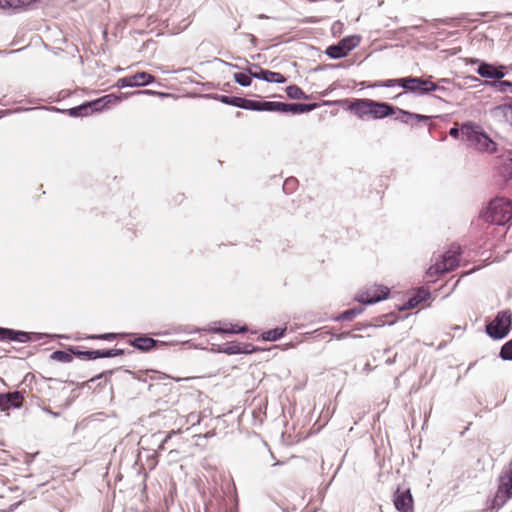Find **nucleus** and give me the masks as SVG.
I'll return each instance as SVG.
<instances>
[{"label": "nucleus", "mask_w": 512, "mask_h": 512, "mask_svg": "<svg viewBox=\"0 0 512 512\" xmlns=\"http://www.w3.org/2000/svg\"><path fill=\"white\" fill-rule=\"evenodd\" d=\"M460 254L454 251H447L443 254L442 260L440 262H436L435 265L431 266L427 273L429 275H438L444 274L450 271H453L459 266Z\"/></svg>", "instance_id": "obj_6"}, {"label": "nucleus", "mask_w": 512, "mask_h": 512, "mask_svg": "<svg viewBox=\"0 0 512 512\" xmlns=\"http://www.w3.org/2000/svg\"><path fill=\"white\" fill-rule=\"evenodd\" d=\"M431 296L429 290L419 288L416 293L411 296L400 308V311L408 310L417 307L420 303L426 301Z\"/></svg>", "instance_id": "obj_19"}, {"label": "nucleus", "mask_w": 512, "mask_h": 512, "mask_svg": "<svg viewBox=\"0 0 512 512\" xmlns=\"http://www.w3.org/2000/svg\"><path fill=\"white\" fill-rule=\"evenodd\" d=\"M127 97H128V94L121 93L120 95H116L114 93H110V94L100 97V99L103 102L104 106L108 109V108L112 107L113 105L118 104L123 98H127Z\"/></svg>", "instance_id": "obj_34"}, {"label": "nucleus", "mask_w": 512, "mask_h": 512, "mask_svg": "<svg viewBox=\"0 0 512 512\" xmlns=\"http://www.w3.org/2000/svg\"><path fill=\"white\" fill-rule=\"evenodd\" d=\"M87 102L89 104V109H90L91 114L93 112H101V111L107 109L104 106V104H103V102L101 101L100 98H97V99L91 100V101H87Z\"/></svg>", "instance_id": "obj_43"}, {"label": "nucleus", "mask_w": 512, "mask_h": 512, "mask_svg": "<svg viewBox=\"0 0 512 512\" xmlns=\"http://www.w3.org/2000/svg\"><path fill=\"white\" fill-rule=\"evenodd\" d=\"M499 357L505 361H512V338L503 344L499 352Z\"/></svg>", "instance_id": "obj_39"}, {"label": "nucleus", "mask_w": 512, "mask_h": 512, "mask_svg": "<svg viewBox=\"0 0 512 512\" xmlns=\"http://www.w3.org/2000/svg\"><path fill=\"white\" fill-rule=\"evenodd\" d=\"M512 497L507 491H502L498 486L497 493L491 500L490 509L498 511Z\"/></svg>", "instance_id": "obj_24"}, {"label": "nucleus", "mask_w": 512, "mask_h": 512, "mask_svg": "<svg viewBox=\"0 0 512 512\" xmlns=\"http://www.w3.org/2000/svg\"><path fill=\"white\" fill-rule=\"evenodd\" d=\"M98 350H94V349H91V350H85V359L84 360H88V361H91V360H96L98 359Z\"/></svg>", "instance_id": "obj_50"}, {"label": "nucleus", "mask_w": 512, "mask_h": 512, "mask_svg": "<svg viewBox=\"0 0 512 512\" xmlns=\"http://www.w3.org/2000/svg\"><path fill=\"white\" fill-rule=\"evenodd\" d=\"M245 63L247 64V67L244 69L246 71L250 70L252 73H257L259 70H262L263 68L256 63H250L246 59H243Z\"/></svg>", "instance_id": "obj_49"}, {"label": "nucleus", "mask_w": 512, "mask_h": 512, "mask_svg": "<svg viewBox=\"0 0 512 512\" xmlns=\"http://www.w3.org/2000/svg\"><path fill=\"white\" fill-rule=\"evenodd\" d=\"M285 333H286V327H276V328L264 331L261 334V338L264 341L274 342V341H277V340L281 339L282 337H284Z\"/></svg>", "instance_id": "obj_27"}, {"label": "nucleus", "mask_w": 512, "mask_h": 512, "mask_svg": "<svg viewBox=\"0 0 512 512\" xmlns=\"http://www.w3.org/2000/svg\"><path fill=\"white\" fill-rule=\"evenodd\" d=\"M258 350L256 346L251 343H240L237 341L226 342L219 349V352L225 353L227 355H237V354H251Z\"/></svg>", "instance_id": "obj_12"}, {"label": "nucleus", "mask_w": 512, "mask_h": 512, "mask_svg": "<svg viewBox=\"0 0 512 512\" xmlns=\"http://www.w3.org/2000/svg\"><path fill=\"white\" fill-rule=\"evenodd\" d=\"M215 61H217V62H219V63H221V64H223V65H225L227 67H230L232 69H243V70L245 69V68H243V67H241V66H239L237 64H233V63L227 62V61H225L223 59H220V58H215Z\"/></svg>", "instance_id": "obj_54"}, {"label": "nucleus", "mask_w": 512, "mask_h": 512, "mask_svg": "<svg viewBox=\"0 0 512 512\" xmlns=\"http://www.w3.org/2000/svg\"><path fill=\"white\" fill-rule=\"evenodd\" d=\"M372 108L373 100L368 98L352 99L348 105V110L360 119H363L365 116L371 117Z\"/></svg>", "instance_id": "obj_11"}, {"label": "nucleus", "mask_w": 512, "mask_h": 512, "mask_svg": "<svg viewBox=\"0 0 512 512\" xmlns=\"http://www.w3.org/2000/svg\"><path fill=\"white\" fill-rule=\"evenodd\" d=\"M279 506V508L282 510V512H291V511H294L295 508L294 506L291 507L289 505H280V504H277Z\"/></svg>", "instance_id": "obj_61"}, {"label": "nucleus", "mask_w": 512, "mask_h": 512, "mask_svg": "<svg viewBox=\"0 0 512 512\" xmlns=\"http://www.w3.org/2000/svg\"><path fill=\"white\" fill-rule=\"evenodd\" d=\"M9 328L0 326V341H7Z\"/></svg>", "instance_id": "obj_60"}, {"label": "nucleus", "mask_w": 512, "mask_h": 512, "mask_svg": "<svg viewBox=\"0 0 512 512\" xmlns=\"http://www.w3.org/2000/svg\"><path fill=\"white\" fill-rule=\"evenodd\" d=\"M396 113H398V116L395 118V120L400 121L401 123L407 124V125L412 124L413 116H414L413 112H410V111H407V110L397 107Z\"/></svg>", "instance_id": "obj_38"}, {"label": "nucleus", "mask_w": 512, "mask_h": 512, "mask_svg": "<svg viewBox=\"0 0 512 512\" xmlns=\"http://www.w3.org/2000/svg\"><path fill=\"white\" fill-rule=\"evenodd\" d=\"M496 174L503 183H507L512 178V153L508 152L498 157L496 163Z\"/></svg>", "instance_id": "obj_13"}, {"label": "nucleus", "mask_w": 512, "mask_h": 512, "mask_svg": "<svg viewBox=\"0 0 512 512\" xmlns=\"http://www.w3.org/2000/svg\"><path fill=\"white\" fill-rule=\"evenodd\" d=\"M135 94L168 96V94H166V93H163V92H157V91L149 90V89H146V90H138V91H135V92H132V93H131V95H135Z\"/></svg>", "instance_id": "obj_48"}, {"label": "nucleus", "mask_w": 512, "mask_h": 512, "mask_svg": "<svg viewBox=\"0 0 512 512\" xmlns=\"http://www.w3.org/2000/svg\"><path fill=\"white\" fill-rule=\"evenodd\" d=\"M512 330V313L510 310L499 311L494 319L485 325L486 334L493 340L506 338Z\"/></svg>", "instance_id": "obj_3"}, {"label": "nucleus", "mask_w": 512, "mask_h": 512, "mask_svg": "<svg viewBox=\"0 0 512 512\" xmlns=\"http://www.w3.org/2000/svg\"><path fill=\"white\" fill-rule=\"evenodd\" d=\"M172 433H168L164 436V438L161 440L160 444L158 445V450H165V445L168 442L169 439L172 437Z\"/></svg>", "instance_id": "obj_57"}, {"label": "nucleus", "mask_w": 512, "mask_h": 512, "mask_svg": "<svg viewBox=\"0 0 512 512\" xmlns=\"http://www.w3.org/2000/svg\"><path fill=\"white\" fill-rule=\"evenodd\" d=\"M499 487L502 491H507L512 495V460L508 464V468L499 477Z\"/></svg>", "instance_id": "obj_23"}, {"label": "nucleus", "mask_w": 512, "mask_h": 512, "mask_svg": "<svg viewBox=\"0 0 512 512\" xmlns=\"http://www.w3.org/2000/svg\"><path fill=\"white\" fill-rule=\"evenodd\" d=\"M390 290L386 286H378L372 293L365 292L357 297V301L361 304L372 305L388 298Z\"/></svg>", "instance_id": "obj_15"}, {"label": "nucleus", "mask_w": 512, "mask_h": 512, "mask_svg": "<svg viewBox=\"0 0 512 512\" xmlns=\"http://www.w3.org/2000/svg\"><path fill=\"white\" fill-rule=\"evenodd\" d=\"M318 103H286L272 101V112L291 113L293 115H299L303 113H309L318 108Z\"/></svg>", "instance_id": "obj_7"}, {"label": "nucleus", "mask_w": 512, "mask_h": 512, "mask_svg": "<svg viewBox=\"0 0 512 512\" xmlns=\"http://www.w3.org/2000/svg\"><path fill=\"white\" fill-rule=\"evenodd\" d=\"M132 352L133 351H131V350H125V349H120V348H113L112 349V357L125 355L126 353L130 354Z\"/></svg>", "instance_id": "obj_56"}, {"label": "nucleus", "mask_w": 512, "mask_h": 512, "mask_svg": "<svg viewBox=\"0 0 512 512\" xmlns=\"http://www.w3.org/2000/svg\"><path fill=\"white\" fill-rule=\"evenodd\" d=\"M439 82H442V83H448V82H449V80H448V79H446V78H442V79H440V80H439Z\"/></svg>", "instance_id": "obj_62"}, {"label": "nucleus", "mask_w": 512, "mask_h": 512, "mask_svg": "<svg viewBox=\"0 0 512 512\" xmlns=\"http://www.w3.org/2000/svg\"><path fill=\"white\" fill-rule=\"evenodd\" d=\"M474 122L472 121H467V122H464L461 127H457V126H453L452 128H450L449 130V135L455 139H458L461 137V139L463 141H466V135L464 133V127L465 126H473Z\"/></svg>", "instance_id": "obj_35"}, {"label": "nucleus", "mask_w": 512, "mask_h": 512, "mask_svg": "<svg viewBox=\"0 0 512 512\" xmlns=\"http://www.w3.org/2000/svg\"><path fill=\"white\" fill-rule=\"evenodd\" d=\"M471 63L478 64L476 73L489 81H500L507 74V68L504 65L489 63L480 59H472Z\"/></svg>", "instance_id": "obj_5"}, {"label": "nucleus", "mask_w": 512, "mask_h": 512, "mask_svg": "<svg viewBox=\"0 0 512 512\" xmlns=\"http://www.w3.org/2000/svg\"><path fill=\"white\" fill-rule=\"evenodd\" d=\"M252 75H255V73H252L250 70H244L243 72L235 73L233 75V79L238 85L242 87H249L252 84V80L255 79V76Z\"/></svg>", "instance_id": "obj_28"}, {"label": "nucleus", "mask_w": 512, "mask_h": 512, "mask_svg": "<svg viewBox=\"0 0 512 512\" xmlns=\"http://www.w3.org/2000/svg\"><path fill=\"white\" fill-rule=\"evenodd\" d=\"M217 332H222V333H230V334H233V333H239V332H246L247 331V327H239L238 329H235L234 326L230 329V330H223V329H219V330H216Z\"/></svg>", "instance_id": "obj_53"}, {"label": "nucleus", "mask_w": 512, "mask_h": 512, "mask_svg": "<svg viewBox=\"0 0 512 512\" xmlns=\"http://www.w3.org/2000/svg\"><path fill=\"white\" fill-rule=\"evenodd\" d=\"M360 41L361 37L359 35H349L342 38L336 44L329 45L324 53L331 59H341L356 48L360 44Z\"/></svg>", "instance_id": "obj_4"}, {"label": "nucleus", "mask_w": 512, "mask_h": 512, "mask_svg": "<svg viewBox=\"0 0 512 512\" xmlns=\"http://www.w3.org/2000/svg\"><path fill=\"white\" fill-rule=\"evenodd\" d=\"M206 98H210L213 100H217L223 104L234 106L240 108L241 97L238 96H228V95H220V94H206L204 95Z\"/></svg>", "instance_id": "obj_25"}, {"label": "nucleus", "mask_w": 512, "mask_h": 512, "mask_svg": "<svg viewBox=\"0 0 512 512\" xmlns=\"http://www.w3.org/2000/svg\"><path fill=\"white\" fill-rule=\"evenodd\" d=\"M240 108L250 111L272 112V101H257L241 97Z\"/></svg>", "instance_id": "obj_17"}, {"label": "nucleus", "mask_w": 512, "mask_h": 512, "mask_svg": "<svg viewBox=\"0 0 512 512\" xmlns=\"http://www.w3.org/2000/svg\"><path fill=\"white\" fill-rule=\"evenodd\" d=\"M397 107L387 102L373 100L371 118L374 120L384 119L396 114Z\"/></svg>", "instance_id": "obj_16"}, {"label": "nucleus", "mask_w": 512, "mask_h": 512, "mask_svg": "<svg viewBox=\"0 0 512 512\" xmlns=\"http://www.w3.org/2000/svg\"><path fill=\"white\" fill-rule=\"evenodd\" d=\"M327 334H330L332 338H335L336 340H344L346 338H361V335L353 334L351 331H345L339 334L332 333L330 331L327 332Z\"/></svg>", "instance_id": "obj_45"}, {"label": "nucleus", "mask_w": 512, "mask_h": 512, "mask_svg": "<svg viewBox=\"0 0 512 512\" xmlns=\"http://www.w3.org/2000/svg\"><path fill=\"white\" fill-rule=\"evenodd\" d=\"M98 358H112V349L98 350Z\"/></svg>", "instance_id": "obj_55"}, {"label": "nucleus", "mask_w": 512, "mask_h": 512, "mask_svg": "<svg viewBox=\"0 0 512 512\" xmlns=\"http://www.w3.org/2000/svg\"><path fill=\"white\" fill-rule=\"evenodd\" d=\"M490 115L495 121L512 126V99H510L509 103L500 104L492 108Z\"/></svg>", "instance_id": "obj_14"}, {"label": "nucleus", "mask_w": 512, "mask_h": 512, "mask_svg": "<svg viewBox=\"0 0 512 512\" xmlns=\"http://www.w3.org/2000/svg\"><path fill=\"white\" fill-rule=\"evenodd\" d=\"M416 87L418 88V90H416V95L418 96L427 95L433 91H437V89H440L438 84L422 77H418V83Z\"/></svg>", "instance_id": "obj_22"}, {"label": "nucleus", "mask_w": 512, "mask_h": 512, "mask_svg": "<svg viewBox=\"0 0 512 512\" xmlns=\"http://www.w3.org/2000/svg\"><path fill=\"white\" fill-rule=\"evenodd\" d=\"M22 501H18L16 503L11 504L8 509H1L0 512H14L20 505Z\"/></svg>", "instance_id": "obj_59"}, {"label": "nucleus", "mask_w": 512, "mask_h": 512, "mask_svg": "<svg viewBox=\"0 0 512 512\" xmlns=\"http://www.w3.org/2000/svg\"><path fill=\"white\" fill-rule=\"evenodd\" d=\"M115 371H116L115 369L103 371V372L95 375L94 377L90 378L87 381V383H94L98 380H103L104 382H107Z\"/></svg>", "instance_id": "obj_41"}, {"label": "nucleus", "mask_w": 512, "mask_h": 512, "mask_svg": "<svg viewBox=\"0 0 512 512\" xmlns=\"http://www.w3.org/2000/svg\"><path fill=\"white\" fill-rule=\"evenodd\" d=\"M399 78L395 79H388V80H382V81H376L372 84H370L369 88H376V87H385V88H391L398 86L399 87Z\"/></svg>", "instance_id": "obj_40"}, {"label": "nucleus", "mask_w": 512, "mask_h": 512, "mask_svg": "<svg viewBox=\"0 0 512 512\" xmlns=\"http://www.w3.org/2000/svg\"><path fill=\"white\" fill-rule=\"evenodd\" d=\"M87 102L89 104V109H90L91 114L93 112H101V111L107 109L104 106V104H103V102L101 101L100 98H97V99L91 100V101H87Z\"/></svg>", "instance_id": "obj_44"}, {"label": "nucleus", "mask_w": 512, "mask_h": 512, "mask_svg": "<svg viewBox=\"0 0 512 512\" xmlns=\"http://www.w3.org/2000/svg\"><path fill=\"white\" fill-rule=\"evenodd\" d=\"M399 82H400L399 83V87L403 88L405 91L397 94L392 99H398L402 95H404V94H406L408 92L409 93H413V94L416 95V90H418V88L416 87L417 83H418V77L417 76L402 77V78H399Z\"/></svg>", "instance_id": "obj_21"}, {"label": "nucleus", "mask_w": 512, "mask_h": 512, "mask_svg": "<svg viewBox=\"0 0 512 512\" xmlns=\"http://www.w3.org/2000/svg\"><path fill=\"white\" fill-rule=\"evenodd\" d=\"M438 91H442V92H445L446 91V88L443 87V86H440V89H437Z\"/></svg>", "instance_id": "obj_64"}, {"label": "nucleus", "mask_w": 512, "mask_h": 512, "mask_svg": "<svg viewBox=\"0 0 512 512\" xmlns=\"http://www.w3.org/2000/svg\"><path fill=\"white\" fill-rule=\"evenodd\" d=\"M485 84L498 93L510 92L512 94V82L501 79L500 81H486Z\"/></svg>", "instance_id": "obj_29"}, {"label": "nucleus", "mask_w": 512, "mask_h": 512, "mask_svg": "<svg viewBox=\"0 0 512 512\" xmlns=\"http://www.w3.org/2000/svg\"><path fill=\"white\" fill-rule=\"evenodd\" d=\"M285 92L287 97L293 100L309 99L311 97L295 84L287 86Z\"/></svg>", "instance_id": "obj_33"}, {"label": "nucleus", "mask_w": 512, "mask_h": 512, "mask_svg": "<svg viewBox=\"0 0 512 512\" xmlns=\"http://www.w3.org/2000/svg\"><path fill=\"white\" fill-rule=\"evenodd\" d=\"M464 133L466 135V141L472 148L480 152H496L497 144L490 138L483 128L475 122L473 126H465Z\"/></svg>", "instance_id": "obj_2"}, {"label": "nucleus", "mask_w": 512, "mask_h": 512, "mask_svg": "<svg viewBox=\"0 0 512 512\" xmlns=\"http://www.w3.org/2000/svg\"><path fill=\"white\" fill-rule=\"evenodd\" d=\"M19 51H21V49L11 50V51H9L8 53H9V54H13V53H17V52H19Z\"/></svg>", "instance_id": "obj_63"}, {"label": "nucleus", "mask_w": 512, "mask_h": 512, "mask_svg": "<svg viewBox=\"0 0 512 512\" xmlns=\"http://www.w3.org/2000/svg\"><path fill=\"white\" fill-rule=\"evenodd\" d=\"M255 79L262 80L268 83H285L287 81V78L281 74L280 72H274L268 69H262L259 70L257 73H255Z\"/></svg>", "instance_id": "obj_20"}, {"label": "nucleus", "mask_w": 512, "mask_h": 512, "mask_svg": "<svg viewBox=\"0 0 512 512\" xmlns=\"http://www.w3.org/2000/svg\"><path fill=\"white\" fill-rule=\"evenodd\" d=\"M133 82H136V87L147 86L155 81V77L145 71L137 72L132 75Z\"/></svg>", "instance_id": "obj_31"}, {"label": "nucleus", "mask_w": 512, "mask_h": 512, "mask_svg": "<svg viewBox=\"0 0 512 512\" xmlns=\"http://www.w3.org/2000/svg\"><path fill=\"white\" fill-rule=\"evenodd\" d=\"M298 184V180L294 177L287 178L283 184V191L286 194L292 193Z\"/></svg>", "instance_id": "obj_42"}, {"label": "nucleus", "mask_w": 512, "mask_h": 512, "mask_svg": "<svg viewBox=\"0 0 512 512\" xmlns=\"http://www.w3.org/2000/svg\"><path fill=\"white\" fill-rule=\"evenodd\" d=\"M29 333H30V336H31L30 337V341H39V340H42V339L50 337L46 333H39V332H29Z\"/></svg>", "instance_id": "obj_51"}, {"label": "nucleus", "mask_w": 512, "mask_h": 512, "mask_svg": "<svg viewBox=\"0 0 512 512\" xmlns=\"http://www.w3.org/2000/svg\"><path fill=\"white\" fill-rule=\"evenodd\" d=\"M68 351L71 352L72 358L76 357L79 359H85V351L81 350L79 346H68Z\"/></svg>", "instance_id": "obj_47"}, {"label": "nucleus", "mask_w": 512, "mask_h": 512, "mask_svg": "<svg viewBox=\"0 0 512 512\" xmlns=\"http://www.w3.org/2000/svg\"><path fill=\"white\" fill-rule=\"evenodd\" d=\"M480 217L487 223L503 226L512 220V202L504 198L490 201Z\"/></svg>", "instance_id": "obj_1"}, {"label": "nucleus", "mask_w": 512, "mask_h": 512, "mask_svg": "<svg viewBox=\"0 0 512 512\" xmlns=\"http://www.w3.org/2000/svg\"><path fill=\"white\" fill-rule=\"evenodd\" d=\"M41 0H0L1 9H12L14 11H25L31 9Z\"/></svg>", "instance_id": "obj_18"}, {"label": "nucleus", "mask_w": 512, "mask_h": 512, "mask_svg": "<svg viewBox=\"0 0 512 512\" xmlns=\"http://www.w3.org/2000/svg\"><path fill=\"white\" fill-rule=\"evenodd\" d=\"M364 312V307L355 306L353 308H349L337 316L333 317L334 321H352L356 316L362 314Z\"/></svg>", "instance_id": "obj_26"}, {"label": "nucleus", "mask_w": 512, "mask_h": 512, "mask_svg": "<svg viewBox=\"0 0 512 512\" xmlns=\"http://www.w3.org/2000/svg\"><path fill=\"white\" fill-rule=\"evenodd\" d=\"M372 325L371 324H368V323H356L354 324L353 326V331H362V330H365L367 329L368 327H371Z\"/></svg>", "instance_id": "obj_58"}, {"label": "nucleus", "mask_w": 512, "mask_h": 512, "mask_svg": "<svg viewBox=\"0 0 512 512\" xmlns=\"http://www.w3.org/2000/svg\"><path fill=\"white\" fill-rule=\"evenodd\" d=\"M129 334L128 333H103V334H96V335H91L88 337V339H97V340H106V341H111V340H115L117 338H124L126 336H128Z\"/></svg>", "instance_id": "obj_37"}, {"label": "nucleus", "mask_w": 512, "mask_h": 512, "mask_svg": "<svg viewBox=\"0 0 512 512\" xmlns=\"http://www.w3.org/2000/svg\"><path fill=\"white\" fill-rule=\"evenodd\" d=\"M116 86L119 88L136 87V82H133L132 76H126L118 79Z\"/></svg>", "instance_id": "obj_46"}, {"label": "nucleus", "mask_w": 512, "mask_h": 512, "mask_svg": "<svg viewBox=\"0 0 512 512\" xmlns=\"http://www.w3.org/2000/svg\"><path fill=\"white\" fill-rule=\"evenodd\" d=\"M63 112L67 113L70 117H74V118L88 116L91 114L90 109H89V104L87 101L83 102L82 104H80L78 106L69 108L67 110H63Z\"/></svg>", "instance_id": "obj_30"}, {"label": "nucleus", "mask_w": 512, "mask_h": 512, "mask_svg": "<svg viewBox=\"0 0 512 512\" xmlns=\"http://www.w3.org/2000/svg\"><path fill=\"white\" fill-rule=\"evenodd\" d=\"M30 333L9 328L7 341L26 343L30 342Z\"/></svg>", "instance_id": "obj_32"}, {"label": "nucleus", "mask_w": 512, "mask_h": 512, "mask_svg": "<svg viewBox=\"0 0 512 512\" xmlns=\"http://www.w3.org/2000/svg\"><path fill=\"white\" fill-rule=\"evenodd\" d=\"M128 336H133L134 338L129 340V345L134 347L135 349L141 351V352H149L152 349L158 348L160 346H165L166 343L155 340L146 334H136V333H128Z\"/></svg>", "instance_id": "obj_9"}, {"label": "nucleus", "mask_w": 512, "mask_h": 512, "mask_svg": "<svg viewBox=\"0 0 512 512\" xmlns=\"http://www.w3.org/2000/svg\"><path fill=\"white\" fill-rule=\"evenodd\" d=\"M431 116H427V115H423V114H418V113H414V116H413V120L416 121V122H423V123H427L428 121L431 120Z\"/></svg>", "instance_id": "obj_52"}, {"label": "nucleus", "mask_w": 512, "mask_h": 512, "mask_svg": "<svg viewBox=\"0 0 512 512\" xmlns=\"http://www.w3.org/2000/svg\"><path fill=\"white\" fill-rule=\"evenodd\" d=\"M393 503L398 512H413V497L410 489L398 488L393 496Z\"/></svg>", "instance_id": "obj_10"}, {"label": "nucleus", "mask_w": 512, "mask_h": 512, "mask_svg": "<svg viewBox=\"0 0 512 512\" xmlns=\"http://www.w3.org/2000/svg\"><path fill=\"white\" fill-rule=\"evenodd\" d=\"M25 393L21 390L0 393V411L9 415V410L20 409L23 406Z\"/></svg>", "instance_id": "obj_8"}, {"label": "nucleus", "mask_w": 512, "mask_h": 512, "mask_svg": "<svg viewBox=\"0 0 512 512\" xmlns=\"http://www.w3.org/2000/svg\"><path fill=\"white\" fill-rule=\"evenodd\" d=\"M50 359L54 361H59L63 363H69L72 359V354L70 351L56 350L50 355Z\"/></svg>", "instance_id": "obj_36"}]
</instances>
